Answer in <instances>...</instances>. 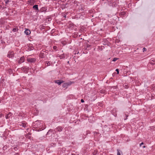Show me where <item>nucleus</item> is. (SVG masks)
<instances>
[{
	"mask_svg": "<svg viewBox=\"0 0 155 155\" xmlns=\"http://www.w3.org/2000/svg\"><path fill=\"white\" fill-rule=\"evenodd\" d=\"M128 117V116H127V117L125 119H124V120H126L127 119V117Z\"/></svg>",
	"mask_w": 155,
	"mask_h": 155,
	"instance_id": "28",
	"label": "nucleus"
},
{
	"mask_svg": "<svg viewBox=\"0 0 155 155\" xmlns=\"http://www.w3.org/2000/svg\"><path fill=\"white\" fill-rule=\"evenodd\" d=\"M110 155H113V154H110Z\"/></svg>",
	"mask_w": 155,
	"mask_h": 155,
	"instance_id": "33",
	"label": "nucleus"
},
{
	"mask_svg": "<svg viewBox=\"0 0 155 155\" xmlns=\"http://www.w3.org/2000/svg\"><path fill=\"white\" fill-rule=\"evenodd\" d=\"M81 102H82V103H83L84 102V101L83 99H82L81 100Z\"/></svg>",
	"mask_w": 155,
	"mask_h": 155,
	"instance_id": "25",
	"label": "nucleus"
},
{
	"mask_svg": "<svg viewBox=\"0 0 155 155\" xmlns=\"http://www.w3.org/2000/svg\"><path fill=\"white\" fill-rule=\"evenodd\" d=\"M73 83V82L69 81L67 82L64 83L63 84L62 87L63 88H67L68 87L71 85L72 83Z\"/></svg>",
	"mask_w": 155,
	"mask_h": 155,
	"instance_id": "1",
	"label": "nucleus"
},
{
	"mask_svg": "<svg viewBox=\"0 0 155 155\" xmlns=\"http://www.w3.org/2000/svg\"><path fill=\"white\" fill-rule=\"evenodd\" d=\"M42 54V53H41V54Z\"/></svg>",
	"mask_w": 155,
	"mask_h": 155,
	"instance_id": "32",
	"label": "nucleus"
},
{
	"mask_svg": "<svg viewBox=\"0 0 155 155\" xmlns=\"http://www.w3.org/2000/svg\"><path fill=\"white\" fill-rule=\"evenodd\" d=\"M25 33L27 35H28L31 33V31L29 30L26 29L25 31Z\"/></svg>",
	"mask_w": 155,
	"mask_h": 155,
	"instance_id": "8",
	"label": "nucleus"
},
{
	"mask_svg": "<svg viewBox=\"0 0 155 155\" xmlns=\"http://www.w3.org/2000/svg\"><path fill=\"white\" fill-rule=\"evenodd\" d=\"M91 46V45L89 44H87V48Z\"/></svg>",
	"mask_w": 155,
	"mask_h": 155,
	"instance_id": "22",
	"label": "nucleus"
},
{
	"mask_svg": "<svg viewBox=\"0 0 155 155\" xmlns=\"http://www.w3.org/2000/svg\"><path fill=\"white\" fill-rule=\"evenodd\" d=\"M19 125L20 126H21L22 127L25 128L27 127L28 126V124L27 123L24 121H23L21 122H20L19 124Z\"/></svg>",
	"mask_w": 155,
	"mask_h": 155,
	"instance_id": "2",
	"label": "nucleus"
},
{
	"mask_svg": "<svg viewBox=\"0 0 155 155\" xmlns=\"http://www.w3.org/2000/svg\"><path fill=\"white\" fill-rule=\"evenodd\" d=\"M14 52L12 51H9L8 54L7 56L9 58H12L14 57Z\"/></svg>",
	"mask_w": 155,
	"mask_h": 155,
	"instance_id": "3",
	"label": "nucleus"
},
{
	"mask_svg": "<svg viewBox=\"0 0 155 155\" xmlns=\"http://www.w3.org/2000/svg\"><path fill=\"white\" fill-rule=\"evenodd\" d=\"M64 17L65 18H66V15H64Z\"/></svg>",
	"mask_w": 155,
	"mask_h": 155,
	"instance_id": "27",
	"label": "nucleus"
},
{
	"mask_svg": "<svg viewBox=\"0 0 155 155\" xmlns=\"http://www.w3.org/2000/svg\"><path fill=\"white\" fill-rule=\"evenodd\" d=\"M15 155H19V154L18 153H17L15 154Z\"/></svg>",
	"mask_w": 155,
	"mask_h": 155,
	"instance_id": "26",
	"label": "nucleus"
},
{
	"mask_svg": "<svg viewBox=\"0 0 155 155\" xmlns=\"http://www.w3.org/2000/svg\"><path fill=\"white\" fill-rule=\"evenodd\" d=\"M116 109H113V110H112V113H113V112H114V111H115V112H116Z\"/></svg>",
	"mask_w": 155,
	"mask_h": 155,
	"instance_id": "23",
	"label": "nucleus"
},
{
	"mask_svg": "<svg viewBox=\"0 0 155 155\" xmlns=\"http://www.w3.org/2000/svg\"><path fill=\"white\" fill-rule=\"evenodd\" d=\"M64 81L60 80H58L55 81V82L57 84L59 85H60Z\"/></svg>",
	"mask_w": 155,
	"mask_h": 155,
	"instance_id": "6",
	"label": "nucleus"
},
{
	"mask_svg": "<svg viewBox=\"0 0 155 155\" xmlns=\"http://www.w3.org/2000/svg\"><path fill=\"white\" fill-rule=\"evenodd\" d=\"M117 155H121L120 153L119 152V150H117Z\"/></svg>",
	"mask_w": 155,
	"mask_h": 155,
	"instance_id": "14",
	"label": "nucleus"
},
{
	"mask_svg": "<svg viewBox=\"0 0 155 155\" xmlns=\"http://www.w3.org/2000/svg\"><path fill=\"white\" fill-rule=\"evenodd\" d=\"M14 149L15 150H17L18 149L17 148V147H15Z\"/></svg>",
	"mask_w": 155,
	"mask_h": 155,
	"instance_id": "21",
	"label": "nucleus"
},
{
	"mask_svg": "<svg viewBox=\"0 0 155 155\" xmlns=\"http://www.w3.org/2000/svg\"><path fill=\"white\" fill-rule=\"evenodd\" d=\"M51 64V62L50 61H46L45 65L47 66H50Z\"/></svg>",
	"mask_w": 155,
	"mask_h": 155,
	"instance_id": "11",
	"label": "nucleus"
},
{
	"mask_svg": "<svg viewBox=\"0 0 155 155\" xmlns=\"http://www.w3.org/2000/svg\"><path fill=\"white\" fill-rule=\"evenodd\" d=\"M117 59H118V58H114L113 60V61H115Z\"/></svg>",
	"mask_w": 155,
	"mask_h": 155,
	"instance_id": "16",
	"label": "nucleus"
},
{
	"mask_svg": "<svg viewBox=\"0 0 155 155\" xmlns=\"http://www.w3.org/2000/svg\"><path fill=\"white\" fill-rule=\"evenodd\" d=\"M143 148H145V146H143Z\"/></svg>",
	"mask_w": 155,
	"mask_h": 155,
	"instance_id": "29",
	"label": "nucleus"
},
{
	"mask_svg": "<svg viewBox=\"0 0 155 155\" xmlns=\"http://www.w3.org/2000/svg\"><path fill=\"white\" fill-rule=\"evenodd\" d=\"M57 46H54L53 47V48L54 50H56L57 49Z\"/></svg>",
	"mask_w": 155,
	"mask_h": 155,
	"instance_id": "15",
	"label": "nucleus"
},
{
	"mask_svg": "<svg viewBox=\"0 0 155 155\" xmlns=\"http://www.w3.org/2000/svg\"><path fill=\"white\" fill-rule=\"evenodd\" d=\"M143 144V142L141 143H140V146H141Z\"/></svg>",
	"mask_w": 155,
	"mask_h": 155,
	"instance_id": "24",
	"label": "nucleus"
},
{
	"mask_svg": "<svg viewBox=\"0 0 155 155\" xmlns=\"http://www.w3.org/2000/svg\"><path fill=\"white\" fill-rule=\"evenodd\" d=\"M38 5H35L33 6V8L36 11L38 10Z\"/></svg>",
	"mask_w": 155,
	"mask_h": 155,
	"instance_id": "10",
	"label": "nucleus"
},
{
	"mask_svg": "<svg viewBox=\"0 0 155 155\" xmlns=\"http://www.w3.org/2000/svg\"><path fill=\"white\" fill-rule=\"evenodd\" d=\"M24 57H22L20 58V60H18V62L19 64H21L24 62Z\"/></svg>",
	"mask_w": 155,
	"mask_h": 155,
	"instance_id": "7",
	"label": "nucleus"
},
{
	"mask_svg": "<svg viewBox=\"0 0 155 155\" xmlns=\"http://www.w3.org/2000/svg\"><path fill=\"white\" fill-rule=\"evenodd\" d=\"M147 51V49L145 48H143V52H144L145 51Z\"/></svg>",
	"mask_w": 155,
	"mask_h": 155,
	"instance_id": "19",
	"label": "nucleus"
},
{
	"mask_svg": "<svg viewBox=\"0 0 155 155\" xmlns=\"http://www.w3.org/2000/svg\"><path fill=\"white\" fill-rule=\"evenodd\" d=\"M27 61L28 62H34L36 61V59L35 58H28L27 59Z\"/></svg>",
	"mask_w": 155,
	"mask_h": 155,
	"instance_id": "4",
	"label": "nucleus"
},
{
	"mask_svg": "<svg viewBox=\"0 0 155 155\" xmlns=\"http://www.w3.org/2000/svg\"><path fill=\"white\" fill-rule=\"evenodd\" d=\"M12 31L13 32H15L17 31L18 30L16 28H14L13 29Z\"/></svg>",
	"mask_w": 155,
	"mask_h": 155,
	"instance_id": "13",
	"label": "nucleus"
},
{
	"mask_svg": "<svg viewBox=\"0 0 155 155\" xmlns=\"http://www.w3.org/2000/svg\"><path fill=\"white\" fill-rule=\"evenodd\" d=\"M123 13H124V12H123Z\"/></svg>",
	"mask_w": 155,
	"mask_h": 155,
	"instance_id": "31",
	"label": "nucleus"
},
{
	"mask_svg": "<svg viewBox=\"0 0 155 155\" xmlns=\"http://www.w3.org/2000/svg\"><path fill=\"white\" fill-rule=\"evenodd\" d=\"M3 8H6V7H4Z\"/></svg>",
	"mask_w": 155,
	"mask_h": 155,
	"instance_id": "30",
	"label": "nucleus"
},
{
	"mask_svg": "<svg viewBox=\"0 0 155 155\" xmlns=\"http://www.w3.org/2000/svg\"><path fill=\"white\" fill-rule=\"evenodd\" d=\"M63 129V128L60 126H59L55 129L54 131L55 132H61Z\"/></svg>",
	"mask_w": 155,
	"mask_h": 155,
	"instance_id": "5",
	"label": "nucleus"
},
{
	"mask_svg": "<svg viewBox=\"0 0 155 155\" xmlns=\"http://www.w3.org/2000/svg\"><path fill=\"white\" fill-rule=\"evenodd\" d=\"M12 115V113L11 112H9L8 114H6V115L5 116V118L6 119H8L9 117H10Z\"/></svg>",
	"mask_w": 155,
	"mask_h": 155,
	"instance_id": "9",
	"label": "nucleus"
},
{
	"mask_svg": "<svg viewBox=\"0 0 155 155\" xmlns=\"http://www.w3.org/2000/svg\"><path fill=\"white\" fill-rule=\"evenodd\" d=\"M9 2V0H7V1H6L5 2V4L6 5L7 4H8V3Z\"/></svg>",
	"mask_w": 155,
	"mask_h": 155,
	"instance_id": "18",
	"label": "nucleus"
},
{
	"mask_svg": "<svg viewBox=\"0 0 155 155\" xmlns=\"http://www.w3.org/2000/svg\"><path fill=\"white\" fill-rule=\"evenodd\" d=\"M23 70L25 71H27L28 70V68H26L25 67H22V69Z\"/></svg>",
	"mask_w": 155,
	"mask_h": 155,
	"instance_id": "12",
	"label": "nucleus"
},
{
	"mask_svg": "<svg viewBox=\"0 0 155 155\" xmlns=\"http://www.w3.org/2000/svg\"><path fill=\"white\" fill-rule=\"evenodd\" d=\"M7 146H5L3 147V150H5L7 149Z\"/></svg>",
	"mask_w": 155,
	"mask_h": 155,
	"instance_id": "17",
	"label": "nucleus"
},
{
	"mask_svg": "<svg viewBox=\"0 0 155 155\" xmlns=\"http://www.w3.org/2000/svg\"><path fill=\"white\" fill-rule=\"evenodd\" d=\"M116 71L117 72V73L118 74H119V69H116Z\"/></svg>",
	"mask_w": 155,
	"mask_h": 155,
	"instance_id": "20",
	"label": "nucleus"
}]
</instances>
